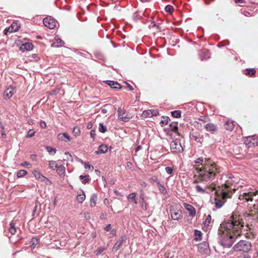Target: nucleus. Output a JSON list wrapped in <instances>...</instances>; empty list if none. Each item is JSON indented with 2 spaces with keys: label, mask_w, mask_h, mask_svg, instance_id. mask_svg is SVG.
I'll list each match as a JSON object with an SVG mask.
<instances>
[{
  "label": "nucleus",
  "mask_w": 258,
  "mask_h": 258,
  "mask_svg": "<svg viewBox=\"0 0 258 258\" xmlns=\"http://www.w3.org/2000/svg\"><path fill=\"white\" fill-rule=\"evenodd\" d=\"M243 227L242 219L237 212H235L228 221H225L220 225L219 234L223 239H234L241 234Z\"/></svg>",
  "instance_id": "1"
},
{
  "label": "nucleus",
  "mask_w": 258,
  "mask_h": 258,
  "mask_svg": "<svg viewBox=\"0 0 258 258\" xmlns=\"http://www.w3.org/2000/svg\"><path fill=\"white\" fill-rule=\"evenodd\" d=\"M198 174L195 175L196 182L207 181L219 172L215 163L209 159H199L196 162Z\"/></svg>",
  "instance_id": "2"
},
{
  "label": "nucleus",
  "mask_w": 258,
  "mask_h": 258,
  "mask_svg": "<svg viewBox=\"0 0 258 258\" xmlns=\"http://www.w3.org/2000/svg\"><path fill=\"white\" fill-rule=\"evenodd\" d=\"M210 190H215V197L214 198L215 204L217 208H220L226 202L227 199L230 198L235 189H232L228 184H225L215 188L214 184H212L206 187Z\"/></svg>",
  "instance_id": "3"
},
{
  "label": "nucleus",
  "mask_w": 258,
  "mask_h": 258,
  "mask_svg": "<svg viewBox=\"0 0 258 258\" xmlns=\"http://www.w3.org/2000/svg\"><path fill=\"white\" fill-rule=\"evenodd\" d=\"M170 215L174 220H178L182 217L181 207L179 205H174L170 210Z\"/></svg>",
  "instance_id": "4"
},
{
  "label": "nucleus",
  "mask_w": 258,
  "mask_h": 258,
  "mask_svg": "<svg viewBox=\"0 0 258 258\" xmlns=\"http://www.w3.org/2000/svg\"><path fill=\"white\" fill-rule=\"evenodd\" d=\"M257 195V190L253 192H244L239 195L238 199L240 201H244L245 202H251L253 200V197Z\"/></svg>",
  "instance_id": "5"
},
{
  "label": "nucleus",
  "mask_w": 258,
  "mask_h": 258,
  "mask_svg": "<svg viewBox=\"0 0 258 258\" xmlns=\"http://www.w3.org/2000/svg\"><path fill=\"white\" fill-rule=\"evenodd\" d=\"M250 244L248 242L241 241L237 243L234 246V249L236 251H242L246 252L250 248Z\"/></svg>",
  "instance_id": "6"
},
{
  "label": "nucleus",
  "mask_w": 258,
  "mask_h": 258,
  "mask_svg": "<svg viewBox=\"0 0 258 258\" xmlns=\"http://www.w3.org/2000/svg\"><path fill=\"white\" fill-rule=\"evenodd\" d=\"M118 115L119 119L123 122L128 121L131 118L128 113L121 108L118 110Z\"/></svg>",
  "instance_id": "7"
},
{
  "label": "nucleus",
  "mask_w": 258,
  "mask_h": 258,
  "mask_svg": "<svg viewBox=\"0 0 258 258\" xmlns=\"http://www.w3.org/2000/svg\"><path fill=\"white\" fill-rule=\"evenodd\" d=\"M170 148L172 152L175 153L181 152L183 150L180 143L177 141H173L171 143Z\"/></svg>",
  "instance_id": "8"
},
{
  "label": "nucleus",
  "mask_w": 258,
  "mask_h": 258,
  "mask_svg": "<svg viewBox=\"0 0 258 258\" xmlns=\"http://www.w3.org/2000/svg\"><path fill=\"white\" fill-rule=\"evenodd\" d=\"M43 23L46 27H47L50 29L54 28L56 25V22L51 17L45 18L43 20Z\"/></svg>",
  "instance_id": "9"
},
{
  "label": "nucleus",
  "mask_w": 258,
  "mask_h": 258,
  "mask_svg": "<svg viewBox=\"0 0 258 258\" xmlns=\"http://www.w3.org/2000/svg\"><path fill=\"white\" fill-rule=\"evenodd\" d=\"M158 114L159 112L157 110H147L143 112L142 116L144 118H148L156 116Z\"/></svg>",
  "instance_id": "10"
},
{
  "label": "nucleus",
  "mask_w": 258,
  "mask_h": 258,
  "mask_svg": "<svg viewBox=\"0 0 258 258\" xmlns=\"http://www.w3.org/2000/svg\"><path fill=\"white\" fill-rule=\"evenodd\" d=\"M34 46L33 45L30 43L27 42L23 44L20 48V49L22 52H24L25 51H30L33 49Z\"/></svg>",
  "instance_id": "11"
},
{
  "label": "nucleus",
  "mask_w": 258,
  "mask_h": 258,
  "mask_svg": "<svg viewBox=\"0 0 258 258\" xmlns=\"http://www.w3.org/2000/svg\"><path fill=\"white\" fill-rule=\"evenodd\" d=\"M34 176L38 179H39L42 181H45L46 182L50 183V181L47 179L45 177L41 174V173L37 170H35L33 172Z\"/></svg>",
  "instance_id": "12"
},
{
  "label": "nucleus",
  "mask_w": 258,
  "mask_h": 258,
  "mask_svg": "<svg viewBox=\"0 0 258 258\" xmlns=\"http://www.w3.org/2000/svg\"><path fill=\"white\" fill-rule=\"evenodd\" d=\"M255 215H258V206L253 205L249 210V213L246 214V217L253 216Z\"/></svg>",
  "instance_id": "13"
},
{
  "label": "nucleus",
  "mask_w": 258,
  "mask_h": 258,
  "mask_svg": "<svg viewBox=\"0 0 258 258\" xmlns=\"http://www.w3.org/2000/svg\"><path fill=\"white\" fill-rule=\"evenodd\" d=\"M184 207L185 209L188 212L189 216L194 217L196 214L195 209L190 205L185 204Z\"/></svg>",
  "instance_id": "14"
},
{
  "label": "nucleus",
  "mask_w": 258,
  "mask_h": 258,
  "mask_svg": "<svg viewBox=\"0 0 258 258\" xmlns=\"http://www.w3.org/2000/svg\"><path fill=\"white\" fill-rule=\"evenodd\" d=\"M15 92V89L12 87H9L5 92V97L9 99L12 97Z\"/></svg>",
  "instance_id": "15"
},
{
  "label": "nucleus",
  "mask_w": 258,
  "mask_h": 258,
  "mask_svg": "<svg viewBox=\"0 0 258 258\" xmlns=\"http://www.w3.org/2000/svg\"><path fill=\"white\" fill-rule=\"evenodd\" d=\"M57 139L59 141H63L64 142H69L71 139L70 137L67 134L61 133L59 134L57 137Z\"/></svg>",
  "instance_id": "16"
},
{
  "label": "nucleus",
  "mask_w": 258,
  "mask_h": 258,
  "mask_svg": "<svg viewBox=\"0 0 258 258\" xmlns=\"http://www.w3.org/2000/svg\"><path fill=\"white\" fill-rule=\"evenodd\" d=\"M108 151V147L106 145H102L99 147L98 151H96V154L106 153Z\"/></svg>",
  "instance_id": "17"
},
{
  "label": "nucleus",
  "mask_w": 258,
  "mask_h": 258,
  "mask_svg": "<svg viewBox=\"0 0 258 258\" xmlns=\"http://www.w3.org/2000/svg\"><path fill=\"white\" fill-rule=\"evenodd\" d=\"M106 83L112 88H120V85L114 82L107 81Z\"/></svg>",
  "instance_id": "18"
},
{
  "label": "nucleus",
  "mask_w": 258,
  "mask_h": 258,
  "mask_svg": "<svg viewBox=\"0 0 258 258\" xmlns=\"http://www.w3.org/2000/svg\"><path fill=\"white\" fill-rule=\"evenodd\" d=\"M205 128L207 131L211 132H214V131H216V127L214 126V124H213L212 123L207 124L206 125Z\"/></svg>",
  "instance_id": "19"
},
{
  "label": "nucleus",
  "mask_w": 258,
  "mask_h": 258,
  "mask_svg": "<svg viewBox=\"0 0 258 258\" xmlns=\"http://www.w3.org/2000/svg\"><path fill=\"white\" fill-rule=\"evenodd\" d=\"M56 169L58 174L59 175H62L64 174L65 169L63 166L61 165L57 166Z\"/></svg>",
  "instance_id": "20"
},
{
  "label": "nucleus",
  "mask_w": 258,
  "mask_h": 258,
  "mask_svg": "<svg viewBox=\"0 0 258 258\" xmlns=\"http://www.w3.org/2000/svg\"><path fill=\"white\" fill-rule=\"evenodd\" d=\"M195 239L197 241L201 240V232L196 230L195 232Z\"/></svg>",
  "instance_id": "21"
},
{
  "label": "nucleus",
  "mask_w": 258,
  "mask_h": 258,
  "mask_svg": "<svg viewBox=\"0 0 258 258\" xmlns=\"http://www.w3.org/2000/svg\"><path fill=\"white\" fill-rule=\"evenodd\" d=\"M85 199V195L84 194H80L77 196V201L80 202L82 203Z\"/></svg>",
  "instance_id": "22"
},
{
  "label": "nucleus",
  "mask_w": 258,
  "mask_h": 258,
  "mask_svg": "<svg viewBox=\"0 0 258 258\" xmlns=\"http://www.w3.org/2000/svg\"><path fill=\"white\" fill-rule=\"evenodd\" d=\"M211 217L210 215H208L206 217V220L203 222V224L205 226H208L211 223Z\"/></svg>",
  "instance_id": "23"
},
{
  "label": "nucleus",
  "mask_w": 258,
  "mask_h": 258,
  "mask_svg": "<svg viewBox=\"0 0 258 258\" xmlns=\"http://www.w3.org/2000/svg\"><path fill=\"white\" fill-rule=\"evenodd\" d=\"M27 171L24 170H21L18 172L17 173V177L18 178L22 177L27 174Z\"/></svg>",
  "instance_id": "24"
},
{
  "label": "nucleus",
  "mask_w": 258,
  "mask_h": 258,
  "mask_svg": "<svg viewBox=\"0 0 258 258\" xmlns=\"http://www.w3.org/2000/svg\"><path fill=\"white\" fill-rule=\"evenodd\" d=\"M12 29H13L15 32H16L20 28V25L18 23H13L12 25Z\"/></svg>",
  "instance_id": "25"
},
{
  "label": "nucleus",
  "mask_w": 258,
  "mask_h": 258,
  "mask_svg": "<svg viewBox=\"0 0 258 258\" xmlns=\"http://www.w3.org/2000/svg\"><path fill=\"white\" fill-rule=\"evenodd\" d=\"M196 188L197 191L200 193H203L205 191V187H204L201 185H198Z\"/></svg>",
  "instance_id": "26"
},
{
  "label": "nucleus",
  "mask_w": 258,
  "mask_h": 258,
  "mask_svg": "<svg viewBox=\"0 0 258 258\" xmlns=\"http://www.w3.org/2000/svg\"><path fill=\"white\" fill-rule=\"evenodd\" d=\"M49 165L50 167L53 169H56L57 167V164L55 161H51L49 162Z\"/></svg>",
  "instance_id": "27"
},
{
  "label": "nucleus",
  "mask_w": 258,
  "mask_h": 258,
  "mask_svg": "<svg viewBox=\"0 0 258 258\" xmlns=\"http://www.w3.org/2000/svg\"><path fill=\"white\" fill-rule=\"evenodd\" d=\"M171 114L172 116L176 118L180 117L181 115L180 112L177 110L172 112Z\"/></svg>",
  "instance_id": "28"
},
{
  "label": "nucleus",
  "mask_w": 258,
  "mask_h": 258,
  "mask_svg": "<svg viewBox=\"0 0 258 258\" xmlns=\"http://www.w3.org/2000/svg\"><path fill=\"white\" fill-rule=\"evenodd\" d=\"M38 243V240L36 238H33L31 240L32 248H34Z\"/></svg>",
  "instance_id": "29"
},
{
  "label": "nucleus",
  "mask_w": 258,
  "mask_h": 258,
  "mask_svg": "<svg viewBox=\"0 0 258 258\" xmlns=\"http://www.w3.org/2000/svg\"><path fill=\"white\" fill-rule=\"evenodd\" d=\"M47 150L51 155H53L55 153V150L54 149H53L50 147H47Z\"/></svg>",
  "instance_id": "30"
},
{
  "label": "nucleus",
  "mask_w": 258,
  "mask_h": 258,
  "mask_svg": "<svg viewBox=\"0 0 258 258\" xmlns=\"http://www.w3.org/2000/svg\"><path fill=\"white\" fill-rule=\"evenodd\" d=\"M98 129L99 131L101 133H105L106 131V127H104L101 123L99 124Z\"/></svg>",
  "instance_id": "31"
},
{
  "label": "nucleus",
  "mask_w": 258,
  "mask_h": 258,
  "mask_svg": "<svg viewBox=\"0 0 258 258\" xmlns=\"http://www.w3.org/2000/svg\"><path fill=\"white\" fill-rule=\"evenodd\" d=\"M64 160H71L72 161L73 160V159L71 155H70L69 153H66L64 155Z\"/></svg>",
  "instance_id": "32"
},
{
  "label": "nucleus",
  "mask_w": 258,
  "mask_h": 258,
  "mask_svg": "<svg viewBox=\"0 0 258 258\" xmlns=\"http://www.w3.org/2000/svg\"><path fill=\"white\" fill-rule=\"evenodd\" d=\"M73 133L75 136H79L80 134V130L78 127H74L73 130Z\"/></svg>",
  "instance_id": "33"
},
{
  "label": "nucleus",
  "mask_w": 258,
  "mask_h": 258,
  "mask_svg": "<svg viewBox=\"0 0 258 258\" xmlns=\"http://www.w3.org/2000/svg\"><path fill=\"white\" fill-rule=\"evenodd\" d=\"M165 10L167 12L172 13L173 10V9L172 8V7L171 6H167L165 7Z\"/></svg>",
  "instance_id": "34"
},
{
  "label": "nucleus",
  "mask_w": 258,
  "mask_h": 258,
  "mask_svg": "<svg viewBox=\"0 0 258 258\" xmlns=\"http://www.w3.org/2000/svg\"><path fill=\"white\" fill-rule=\"evenodd\" d=\"M13 32H15V31H14L13 29H12V27L11 26L8 29L5 30V34H8L9 33H11Z\"/></svg>",
  "instance_id": "35"
},
{
  "label": "nucleus",
  "mask_w": 258,
  "mask_h": 258,
  "mask_svg": "<svg viewBox=\"0 0 258 258\" xmlns=\"http://www.w3.org/2000/svg\"><path fill=\"white\" fill-rule=\"evenodd\" d=\"M35 134V132L33 130H30L28 132L27 137L31 138L33 137Z\"/></svg>",
  "instance_id": "36"
},
{
  "label": "nucleus",
  "mask_w": 258,
  "mask_h": 258,
  "mask_svg": "<svg viewBox=\"0 0 258 258\" xmlns=\"http://www.w3.org/2000/svg\"><path fill=\"white\" fill-rule=\"evenodd\" d=\"M255 71L253 70H247L246 73H245L246 75H249L250 76H252L254 74Z\"/></svg>",
  "instance_id": "37"
},
{
  "label": "nucleus",
  "mask_w": 258,
  "mask_h": 258,
  "mask_svg": "<svg viewBox=\"0 0 258 258\" xmlns=\"http://www.w3.org/2000/svg\"><path fill=\"white\" fill-rule=\"evenodd\" d=\"M136 197V195L135 193H132L131 194H130L129 196H128V199L130 200H134L135 198Z\"/></svg>",
  "instance_id": "38"
},
{
  "label": "nucleus",
  "mask_w": 258,
  "mask_h": 258,
  "mask_svg": "<svg viewBox=\"0 0 258 258\" xmlns=\"http://www.w3.org/2000/svg\"><path fill=\"white\" fill-rule=\"evenodd\" d=\"M85 167L86 169L88 168L90 170L92 171L93 169V167L89 164H88L87 163H85Z\"/></svg>",
  "instance_id": "39"
},
{
  "label": "nucleus",
  "mask_w": 258,
  "mask_h": 258,
  "mask_svg": "<svg viewBox=\"0 0 258 258\" xmlns=\"http://www.w3.org/2000/svg\"><path fill=\"white\" fill-rule=\"evenodd\" d=\"M21 165L23 166L28 167L29 168L31 167L30 164L29 163L27 162H25L24 163H22Z\"/></svg>",
  "instance_id": "40"
},
{
  "label": "nucleus",
  "mask_w": 258,
  "mask_h": 258,
  "mask_svg": "<svg viewBox=\"0 0 258 258\" xmlns=\"http://www.w3.org/2000/svg\"><path fill=\"white\" fill-rule=\"evenodd\" d=\"M163 118L165 120L161 121V123L163 124V123H165L166 124H167L168 122V117H163Z\"/></svg>",
  "instance_id": "41"
},
{
  "label": "nucleus",
  "mask_w": 258,
  "mask_h": 258,
  "mask_svg": "<svg viewBox=\"0 0 258 258\" xmlns=\"http://www.w3.org/2000/svg\"><path fill=\"white\" fill-rule=\"evenodd\" d=\"M40 125L42 128H45L46 126V123L44 122H41L40 123Z\"/></svg>",
  "instance_id": "42"
},
{
  "label": "nucleus",
  "mask_w": 258,
  "mask_h": 258,
  "mask_svg": "<svg viewBox=\"0 0 258 258\" xmlns=\"http://www.w3.org/2000/svg\"><path fill=\"white\" fill-rule=\"evenodd\" d=\"M166 170L169 174L171 173L172 172V169L170 167H167Z\"/></svg>",
  "instance_id": "43"
},
{
  "label": "nucleus",
  "mask_w": 258,
  "mask_h": 258,
  "mask_svg": "<svg viewBox=\"0 0 258 258\" xmlns=\"http://www.w3.org/2000/svg\"><path fill=\"white\" fill-rule=\"evenodd\" d=\"M120 244H121V242H120L116 243L115 244L114 248H115L116 249H117V248L120 246Z\"/></svg>",
  "instance_id": "44"
},
{
  "label": "nucleus",
  "mask_w": 258,
  "mask_h": 258,
  "mask_svg": "<svg viewBox=\"0 0 258 258\" xmlns=\"http://www.w3.org/2000/svg\"><path fill=\"white\" fill-rule=\"evenodd\" d=\"M90 135H91V137L92 138H94V136H95V131H94V130H92V131L91 132Z\"/></svg>",
  "instance_id": "45"
},
{
  "label": "nucleus",
  "mask_w": 258,
  "mask_h": 258,
  "mask_svg": "<svg viewBox=\"0 0 258 258\" xmlns=\"http://www.w3.org/2000/svg\"><path fill=\"white\" fill-rule=\"evenodd\" d=\"M110 229H111V226L110 225L106 226L105 228V230H106L107 231H108L109 230H110Z\"/></svg>",
  "instance_id": "46"
},
{
  "label": "nucleus",
  "mask_w": 258,
  "mask_h": 258,
  "mask_svg": "<svg viewBox=\"0 0 258 258\" xmlns=\"http://www.w3.org/2000/svg\"><path fill=\"white\" fill-rule=\"evenodd\" d=\"M236 3H243V0H235Z\"/></svg>",
  "instance_id": "47"
},
{
  "label": "nucleus",
  "mask_w": 258,
  "mask_h": 258,
  "mask_svg": "<svg viewBox=\"0 0 258 258\" xmlns=\"http://www.w3.org/2000/svg\"><path fill=\"white\" fill-rule=\"evenodd\" d=\"M172 130L174 132H176L177 131V126H174V127L173 128Z\"/></svg>",
  "instance_id": "48"
},
{
  "label": "nucleus",
  "mask_w": 258,
  "mask_h": 258,
  "mask_svg": "<svg viewBox=\"0 0 258 258\" xmlns=\"http://www.w3.org/2000/svg\"><path fill=\"white\" fill-rule=\"evenodd\" d=\"M88 179L87 178H85V179L83 181V182L85 183L86 182H87Z\"/></svg>",
  "instance_id": "49"
},
{
  "label": "nucleus",
  "mask_w": 258,
  "mask_h": 258,
  "mask_svg": "<svg viewBox=\"0 0 258 258\" xmlns=\"http://www.w3.org/2000/svg\"><path fill=\"white\" fill-rule=\"evenodd\" d=\"M128 87H129V89L130 90H133V88L132 86H131L130 85H128Z\"/></svg>",
  "instance_id": "50"
},
{
  "label": "nucleus",
  "mask_w": 258,
  "mask_h": 258,
  "mask_svg": "<svg viewBox=\"0 0 258 258\" xmlns=\"http://www.w3.org/2000/svg\"><path fill=\"white\" fill-rule=\"evenodd\" d=\"M80 178L81 179H82L83 178V176H80Z\"/></svg>",
  "instance_id": "51"
},
{
  "label": "nucleus",
  "mask_w": 258,
  "mask_h": 258,
  "mask_svg": "<svg viewBox=\"0 0 258 258\" xmlns=\"http://www.w3.org/2000/svg\"><path fill=\"white\" fill-rule=\"evenodd\" d=\"M257 215V220L258 221V215Z\"/></svg>",
  "instance_id": "52"
},
{
  "label": "nucleus",
  "mask_w": 258,
  "mask_h": 258,
  "mask_svg": "<svg viewBox=\"0 0 258 258\" xmlns=\"http://www.w3.org/2000/svg\"><path fill=\"white\" fill-rule=\"evenodd\" d=\"M171 258H172V257H171Z\"/></svg>",
  "instance_id": "53"
}]
</instances>
